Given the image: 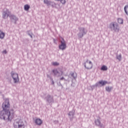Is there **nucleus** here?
<instances>
[{"instance_id": "f03ea898", "label": "nucleus", "mask_w": 128, "mask_h": 128, "mask_svg": "<svg viewBox=\"0 0 128 128\" xmlns=\"http://www.w3.org/2000/svg\"><path fill=\"white\" fill-rule=\"evenodd\" d=\"M109 28L112 32H120V26L116 22H112L109 24Z\"/></svg>"}, {"instance_id": "0eeeda50", "label": "nucleus", "mask_w": 128, "mask_h": 128, "mask_svg": "<svg viewBox=\"0 0 128 128\" xmlns=\"http://www.w3.org/2000/svg\"><path fill=\"white\" fill-rule=\"evenodd\" d=\"M10 74L13 79L14 84L18 83V82L20 80L18 74L17 73L14 72V71H12L10 72Z\"/></svg>"}, {"instance_id": "423d86ee", "label": "nucleus", "mask_w": 128, "mask_h": 128, "mask_svg": "<svg viewBox=\"0 0 128 128\" xmlns=\"http://www.w3.org/2000/svg\"><path fill=\"white\" fill-rule=\"evenodd\" d=\"M10 16V12L6 8H4L2 10V18L4 20H6Z\"/></svg>"}, {"instance_id": "6e6552de", "label": "nucleus", "mask_w": 128, "mask_h": 128, "mask_svg": "<svg viewBox=\"0 0 128 128\" xmlns=\"http://www.w3.org/2000/svg\"><path fill=\"white\" fill-rule=\"evenodd\" d=\"M86 70H92V62L87 59L86 62L83 64Z\"/></svg>"}, {"instance_id": "a878e982", "label": "nucleus", "mask_w": 128, "mask_h": 128, "mask_svg": "<svg viewBox=\"0 0 128 128\" xmlns=\"http://www.w3.org/2000/svg\"><path fill=\"white\" fill-rule=\"evenodd\" d=\"M47 78H50V80H52V78L49 74H47Z\"/></svg>"}, {"instance_id": "b1692460", "label": "nucleus", "mask_w": 128, "mask_h": 128, "mask_svg": "<svg viewBox=\"0 0 128 128\" xmlns=\"http://www.w3.org/2000/svg\"><path fill=\"white\" fill-rule=\"evenodd\" d=\"M27 34L28 36H30V38H32V31L30 30H28L27 32Z\"/></svg>"}, {"instance_id": "1a4fd4ad", "label": "nucleus", "mask_w": 128, "mask_h": 128, "mask_svg": "<svg viewBox=\"0 0 128 128\" xmlns=\"http://www.w3.org/2000/svg\"><path fill=\"white\" fill-rule=\"evenodd\" d=\"M45 100H46V102H47L48 104H52L54 102V97L50 94H48L46 96Z\"/></svg>"}, {"instance_id": "7c9ffc66", "label": "nucleus", "mask_w": 128, "mask_h": 128, "mask_svg": "<svg viewBox=\"0 0 128 128\" xmlns=\"http://www.w3.org/2000/svg\"><path fill=\"white\" fill-rule=\"evenodd\" d=\"M51 81L52 82V84H54V80L52 78V80H51Z\"/></svg>"}, {"instance_id": "39448f33", "label": "nucleus", "mask_w": 128, "mask_h": 128, "mask_svg": "<svg viewBox=\"0 0 128 128\" xmlns=\"http://www.w3.org/2000/svg\"><path fill=\"white\" fill-rule=\"evenodd\" d=\"M60 44L59 45V48L61 50H64L66 48V40L62 36L60 37Z\"/></svg>"}, {"instance_id": "7ed1b4c3", "label": "nucleus", "mask_w": 128, "mask_h": 128, "mask_svg": "<svg viewBox=\"0 0 128 128\" xmlns=\"http://www.w3.org/2000/svg\"><path fill=\"white\" fill-rule=\"evenodd\" d=\"M24 123L22 120L16 119L14 122V128H24Z\"/></svg>"}, {"instance_id": "6ab92c4d", "label": "nucleus", "mask_w": 128, "mask_h": 128, "mask_svg": "<svg viewBox=\"0 0 128 128\" xmlns=\"http://www.w3.org/2000/svg\"><path fill=\"white\" fill-rule=\"evenodd\" d=\"M30 6L28 4H26L24 6V10L28 11L30 10Z\"/></svg>"}, {"instance_id": "a211bd4d", "label": "nucleus", "mask_w": 128, "mask_h": 128, "mask_svg": "<svg viewBox=\"0 0 128 128\" xmlns=\"http://www.w3.org/2000/svg\"><path fill=\"white\" fill-rule=\"evenodd\" d=\"M44 2L45 4H47V6H50V4H52V2L50 1H48V0H44Z\"/></svg>"}, {"instance_id": "412c9836", "label": "nucleus", "mask_w": 128, "mask_h": 128, "mask_svg": "<svg viewBox=\"0 0 128 128\" xmlns=\"http://www.w3.org/2000/svg\"><path fill=\"white\" fill-rule=\"evenodd\" d=\"M100 70H104V71L108 70V66L104 65L101 67Z\"/></svg>"}, {"instance_id": "4468645a", "label": "nucleus", "mask_w": 128, "mask_h": 128, "mask_svg": "<svg viewBox=\"0 0 128 128\" xmlns=\"http://www.w3.org/2000/svg\"><path fill=\"white\" fill-rule=\"evenodd\" d=\"M68 115L70 118V120H72V118H74V111L72 110V111L69 112Z\"/></svg>"}, {"instance_id": "cd10ccee", "label": "nucleus", "mask_w": 128, "mask_h": 128, "mask_svg": "<svg viewBox=\"0 0 128 128\" xmlns=\"http://www.w3.org/2000/svg\"><path fill=\"white\" fill-rule=\"evenodd\" d=\"M53 40H54V44H56V39L54 38V39H53Z\"/></svg>"}, {"instance_id": "2eb2a0df", "label": "nucleus", "mask_w": 128, "mask_h": 128, "mask_svg": "<svg viewBox=\"0 0 128 128\" xmlns=\"http://www.w3.org/2000/svg\"><path fill=\"white\" fill-rule=\"evenodd\" d=\"M70 76L73 78L74 80H76L78 78V74L76 72H71L70 74L68 75V78H70Z\"/></svg>"}, {"instance_id": "ddd939ff", "label": "nucleus", "mask_w": 128, "mask_h": 128, "mask_svg": "<svg viewBox=\"0 0 128 128\" xmlns=\"http://www.w3.org/2000/svg\"><path fill=\"white\" fill-rule=\"evenodd\" d=\"M9 18L12 20H14V22H15V24L17 22V20H18V17H16V16L14 14H10Z\"/></svg>"}, {"instance_id": "aec40b11", "label": "nucleus", "mask_w": 128, "mask_h": 128, "mask_svg": "<svg viewBox=\"0 0 128 128\" xmlns=\"http://www.w3.org/2000/svg\"><path fill=\"white\" fill-rule=\"evenodd\" d=\"M118 24H124V19L122 18H118Z\"/></svg>"}, {"instance_id": "9b49d317", "label": "nucleus", "mask_w": 128, "mask_h": 128, "mask_svg": "<svg viewBox=\"0 0 128 128\" xmlns=\"http://www.w3.org/2000/svg\"><path fill=\"white\" fill-rule=\"evenodd\" d=\"M52 72L54 74V75L55 76H57L58 78L60 76H62V74H64V72L61 71V74L60 73V72H58L56 70H52Z\"/></svg>"}, {"instance_id": "5701e85b", "label": "nucleus", "mask_w": 128, "mask_h": 128, "mask_svg": "<svg viewBox=\"0 0 128 128\" xmlns=\"http://www.w3.org/2000/svg\"><path fill=\"white\" fill-rule=\"evenodd\" d=\"M106 92H112V87L106 86Z\"/></svg>"}, {"instance_id": "f257e3e1", "label": "nucleus", "mask_w": 128, "mask_h": 128, "mask_svg": "<svg viewBox=\"0 0 128 128\" xmlns=\"http://www.w3.org/2000/svg\"><path fill=\"white\" fill-rule=\"evenodd\" d=\"M2 110L0 112V118L4 120H12L14 116V109L10 110V102L8 100H6L2 104Z\"/></svg>"}, {"instance_id": "4be33fe9", "label": "nucleus", "mask_w": 128, "mask_h": 128, "mask_svg": "<svg viewBox=\"0 0 128 128\" xmlns=\"http://www.w3.org/2000/svg\"><path fill=\"white\" fill-rule=\"evenodd\" d=\"M116 60H118L119 62H120V60H122V54H120L119 55H116Z\"/></svg>"}, {"instance_id": "2f4dec72", "label": "nucleus", "mask_w": 128, "mask_h": 128, "mask_svg": "<svg viewBox=\"0 0 128 128\" xmlns=\"http://www.w3.org/2000/svg\"><path fill=\"white\" fill-rule=\"evenodd\" d=\"M68 76V74H66L64 75L65 76Z\"/></svg>"}, {"instance_id": "20e7f679", "label": "nucleus", "mask_w": 128, "mask_h": 128, "mask_svg": "<svg viewBox=\"0 0 128 128\" xmlns=\"http://www.w3.org/2000/svg\"><path fill=\"white\" fill-rule=\"evenodd\" d=\"M78 30L79 32L77 34V36L79 38H84V36L88 34V30L84 27H78Z\"/></svg>"}, {"instance_id": "dca6fc26", "label": "nucleus", "mask_w": 128, "mask_h": 128, "mask_svg": "<svg viewBox=\"0 0 128 128\" xmlns=\"http://www.w3.org/2000/svg\"><path fill=\"white\" fill-rule=\"evenodd\" d=\"M35 123L37 126H40L42 124V121L40 118H37L35 120Z\"/></svg>"}, {"instance_id": "f8f14e48", "label": "nucleus", "mask_w": 128, "mask_h": 128, "mask_svg": "<svg viewBox=\"0 0 128 128\" xmlns=\"http://www.w3.org/2000/svg\"><path fill=\"white\" fill-rule=\"evenodd\" d=\"M94 123L96 124V126H100V128H102L103 124H102V122H100V119H97L94 120Z\"/></svg>"}, {"instance_id": "bb28decb", "label": "nucleus", "mask_w": 128, "mask_h": 128, "mask_svg": "<svg viewBox=\"0 0 128 128\" xmlns=\"http://www.w3.org/2000/svg\"><path fill=\"white\" fill-rule=\"evenodd\" d=\"M65 80V82L66 81V78H64V77H62V78H60V80Z\"/></svg>"}, {"instance_id": "c85d7f7f", "label": "nucleus", "mask_w": 128, "mask_h": 128, "mask_svg": "<svg viewBox=\"0 0 128 128\" xmlns=\"http://www.w3.org/2000/svg\"><path fill=\"white\" fill-rule=\"evenodd\" d=\"M7 52H6V50H4L3 52H2V53L3 54H7Z\"/></svg>"}, {"instance_id": "c756f323", "label": "nucleus", "mask_w": 128, "mask_h": 128, "mask_svg": "<svg viewBox=\"0 0 128 128\" xmlns=\"http://www.w3.org/2000/svg\"><path fill=\"white\" fill-rule=\"evenodd\" d=\"M94 86V85L92 86H91L92 90H94V88H97V87H98V86Z\"/></svg>"}, {"instance_id": "9d476101", "label": "nucleus", "mask_w": 128, "mask_h": 128, "mask_svg": "<svg viewBox=\"0 0 128 128\" xmlns=\"http://www.w3.org/2000/svg\"><path fill=\"white\" fill-rule=\"evenodd\" d=\"M108 84V82L106 80H100L98 82L96 83L93 86H100V84H101L102 86H106Z\"/></svg>"}, {"instance_id": "f3484780", "label": "nucleus", "mask_w": 128, "mask_h": 128, "mask_svg": "<svg viewBox=\"0 0 128 128\" xmlns=\"http://www.w3.org/2000/svg\"><path fill=\"white\" fill-rule=\"evenodd\" d=\"M4 32L0 30V38L1 40H2L4 38Z\"/></svg>"}, {"instance_id": "393cba45", "label": "nucleus", "mask_w": 128, "mask_h": 128, "mask_svg": "<svg viewBox=\"0 0 128 128\" xmlns=\"http://www.w3.org/2000/svg\"><path fill=\"white\" fill-rule=\"evenodd\" d=\"M58 64H60L58 63L57 62H54L52 63L53 66H58Z\"/></svg>"}]
</instances>
